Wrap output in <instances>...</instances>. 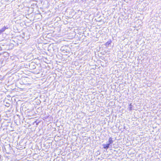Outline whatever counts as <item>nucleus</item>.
Listing matches in <instances>:
<instances>
[{
  "mask_svg": "<svg viewBox=\"0 0 161 161\" xmlns=\"http://www.w3.org/2000/svg\"><path fill=\"white\" fill-rule=\"evenodd\" d=\"M108 144H109V145L110 144H112L113 143V141L112 140V138L111 137H110L108 139Z\"/></svg>",
  "mask_w": 161,
  "mask_h": 161,
  "instance_id": "obj_3",
  "label": "nucleus"
},
{
  "mask_svg": "<svg viewBox=\"0 0 161 161\" xmlns=\"http://www.w3.org/2000/svg\"><path fill=\"white\" fill-rule=\"evenodd\" d=\"M132 108V106L131 105V104L130 103V107H129V109L130 110H131Z\"/></svg>",
  "mask_w": 161,
  "mask_h": 161,
  "instance_id": "obj_4",
  "label": "nucleus"
},
{
  "mask_svg": "<svg viewBox=\"0 0 161 161\" xmlns=\"http://www.w3.org/2000/svg\"><path fill=\"white\" fill-rule=\"evenodd\" d=\"M109 144L103 145V148L105 149H107L109 147Z\"/></svg>",
  "mask_w": 161,
  "mask_h": 161,
  "instance_id": "obj_2",
  "label": "nucleus"
},
{
  "mask_svg": "<svg viewBox=\"0 0 161 161\" xmlns=\"http://www.w3.org/2000/svg\"><path fill=\"white\" fill-rule=\"evenodd\" d=\"M8 28V27L7 26L3 27L0 30V33L4 31L6 29H7Z\"/></svg>",
  "mask_w": 161,
  "mask_h": 161,
  "instance_id": "obj_1",
  "label": "nucleus"
}]
</instances>
